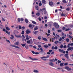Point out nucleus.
<instances>
[{
    "mask_svg": "<svg viewBox=\"0 0 73 73\" xmlns=\"http://www.w3.org/2000/svg\"><path fill=\"white\" fill-rule=\"evenodd\" d=\"M45 9H45V8H44L42 9H40V11H41L42 12V11H45Z\"/></svg>",
    "mask_w": 73,
    "mask_h": 73,
    "instance_id": "23",
    "label": "nucleus"
},
{
    "mask_svg": "<svg viewBox=\"0 0 73 73\" xmlns=\"http://www.w3.org/2000/svg\"><path fill=\"white\" fill-rule=\"evenodd\" d=\"M63 48H64V49H65V48H66V45H64L63 46Z\"/></svg>",
    "mask_w": 73,
    "mask_h": 73,
    "instance_id": "55",
    "label": "nucleus"
},
{
    "mask_svg": "<svg viewBox=\"0 0 73 73\" xmlns=\"http://www.w3.org/2000/svg\"><path fill=\"white\" fill-rule=\"evenodd\" d=\"M43 40H44V41H46L47 39L45 38H43Z\"/></svg>",
    "mask_w": 73,
    "mask_h": 73,
    "instance_id": "40",
    "label": "nucleus"
},
{
    "mask_svg": "<svg viewBox=\"0 0 73 73\" xmlns=\"http://www.w3.org/2000/svg\"><path fill=\"white\" fill-rule=\"evenodd\" d=\"M49 65H50L51 66H53L54 65V64L52 62H50L49 64Z\"/></svg>",
    "mask_w": 73,
    "mask_h": 73,
    "instance_id": "14",
    "label": "nucleus"
},
{
    "mask_svg": "<svg viewBox=\"0 0 73 73\" xmlns=\"http://www.w3.org/2000/svg\"><path fill=\"white\" fill-rule=\"evenodd\" d=\"M49 57V55H47V56H42V57H40V58L43 61H46V59H43V58H48Z\"/></svg>",
    "mask_w": 73,
    "mask_h": 73,
    "instance_id": "1",
    "label": "nucleus"
},
{
    "mask_svg": "<svg viewBox=\"0 0 73 73\" xmlns=\"http://www.w3.org/2000/svg\"><path fill=\"white\" fill-rule=\"evenodd\" d=\"M48 3L50 7H52V6H53V3L52 1H49Z\"/></svg>",
    "mask_w": 73,
    "mask_h": 73,
    "instance_id": "6",
    "label": "nucleus"
},
{
    "mask_svg": "<svg viewBox=\"0 0 73 73\" xmlns=\"http://www.w3.org/2000/svg\"><path fill=\"white\" fill-rule=\"evenodd\" d=\"M19 43V42H17L14 43V45H18Z\"/></svg>",
    "mask_w": 73,
    "mask_h": 73,
    "instance_id": "24",
    "label": "nucleus"
},
{
    "mask_svg": "<svg viewBox=\"0 0 73 73\" xmlns=\"http://www.w3.org/2000/svg\"><path fill=\"white\" fill-rule=\"evenodd\" d=\"M59 42V41H58V40H56V41H55L54 43V44H58Z\"/></svg>",
    "mask_w": 73,
    "mask_h": 73,
    "instance_id": "25",
    "label": "nucleus"
},
{
    "mask_svg": "<svg viewBox=\"0 0 73 73\" xmlns=\"http://www.w3.org/2000/svg\"><path fill=\"white\" fill-rule=\"evenodd\" d=\"M29 26L30 27H32V25L31 24H29Z\"/></svg>",
    "mask_w": 73,
    "mask_h": 73,
    "instance_id": "50",
    "label": "nucleus"
},
{
    "mask_svg": "<svg viewBox=\"0 0 73 73\" xmlns=\"http://www.w3.org/2000/svg\"><path fill=\"white\" fill-rule=\"evenodd\" d=\"M65 69L67 70L68 71H69V70H72V69L71 68H69V67L68 66L65 67Z\"/></svg>",
    "mask_w": 73,
    "mask_h": 73,
    "instance_id": "4",
    "label": "nucleus"
},
{
    "mask_svg": "<svg viewBox=\"0 0 73 73\" xmlns=\"http://www.w3.org/2000/svg\"><path fill=\"white\" fill-rule=\"evenodd\" d=\"M52 52V50H49V52L50 53H51V52Z\"/></svg>",
    "mask_w": 73,
    "mask_h": 73,
    "instance_id": "57",
    "label": "nucleus"
},
{
    "mask_svg": "<svg viewBox=\"0 0 73 73\" xmlns=\"http://www.w3.org/2000/svg\"><path fill=\"white\" fill-rule=\"evenodd\" d=\"M54 49H58V47H57V46H56L54 48Z\"/></svg>",
    "mask_w": 73,
    "mask_h": 73,
    "instance_id": "53",
    "label": "nucleus"
},
{
    "mask_svg": "<svg viewBox=\"0 0 73 73\" xmlns=\"http://www.w3.org/2000/svg\"><path fill=\"white\" fill-rule=\"evenodd\" d=\"M35 8L36 9V10H37V11H38V6H36L35 7Z\"/></svg>",
    "mask_w": 73,
    "mask_h": 73,
    "instance_id": "28",
    "label": "nucleus"
},
{
    "mask_svg": "<svg viewBox=\"0 0 73 73\" xmlns=\"http://www.w3.org/2000/svg\"><path fill=\"white\" fill-rule=\"evenodd\" d=\"M37 33H38V31H35L34 34L35 35H36Z\"/></svg>",
    "mask_w": 73,
    "mask_h": 73,
    "instance_id": "37",
    "label": "nucleus"
},
{
    "mask_svg": "<svg viewBox=\"0 0 73 73\" xmlns=\"http://www.w3.org/2000/svg\"><path fill=\"white\" fill-rule=\"evenodd\" d=\"M72 49H73V47H69L68 49H67V50L69 51V50H72Z\"/></svg>",
    "mask_w": 73,
    "mask_h": 73,
    "instance_id": "10",
    "label": "nucleus"
},
{
    "mask_svg": "<svg viewBox=\"0 0 73 73\" xmlns=\"http://www.w3.org/2000/svg\"><path fill=\"white\" fill-rule=\"evenodd\" d=\"M32 23L34 24H36V23L34 21H32Z\"/></svg>",
    "mask_w": 73,
    "mask_h": 73,
    "instance_id": "44",
    "label": "nucleus"
},
{
    "mask_svg": "<svg viewBox=\"0 0 73 73\" xmlns=\"http://www.w3.org/2000/svg\"><path fill=\"white\" fill-rule=\"evenodd\" d=\"M6 33H7L8 35H10V32L8 31H5Z\"/></svg>",
    "mask_w": 73,
    "mask_h": 73,
    "instance_id": "16",
    "label": "nucleus"
},
{
    "mask_svg": "<svg viewBox=\"0 0 73 73\" xmlns=\"http://www.w3.org/2000/svg\"><path fill=\"white\" fill-rule=\"evenodd\" d=\"M31 33V31H29L28 29H27L26 30V33L27 34H29Z\"/></svg>",
    "mask_w": 73,
    "mask_h": 73,
    "instance_id": "7",
    "label": "nucleus"
},
{
    "mask_svg": "<svg viewBox=\"0 0 73 73\" xmlns=\"http://www.w3.org/2000/svg\"><path fill=\"white\" fill-rule=\"evenodd\" d=\"M66 11H70V8H69V7L67 8L66 9Z\"/></svg>",
    "mask_w": 73,
    "mask_h": 73,
    "instance_id": "32",
    "label": "nucleus"
},
{
    "mask_svg": "<svg viewBox=\"0 0 73 73\" xmlns=\"http://www.w3.org/2000/svg\"><path fill=\"white\" fill-rule=\"evenodd\" d=\"M25 27H23L22 28V30H23V29H25Z\"/></svg>",
    "mask_w": 73,
    "mask_h": 73,
    "instance_id": "59",
    "label": "nucleus"
},
{
    "mask_svg": "<svg viewBox=\"0 0 73 73\" xmlns=\"http://www.w3.org/2000/svg\"><path fill=\"white\" fill-rule=\"evenodd\" d=\"M38 20L39 21H41V18H38Z\"/></svg>",
    "mask_w": 73,
    "mask_h": 73,
    "instance_id": "64",
    "label": "nucleus"
},
{
    "mask_svg": "<svg viewBox=\"0 0 73 73\" xmlns=\"http://www.w3.org/2000/svg\"><path fill=\"white\" fill-rule=\"evenodd\" d=\"M39 7H41V5H42V4H41V3H40L39 4Z\"/></svg>",
    "mask_w": 73,
    "mask_h": 73,
    "instance_id": "52",
    "label": "nucleus"
},
{
    "mask_svg": "<svg viewBox=\"0 0 73 73\" xmlns=\"http://www.w3.org/2000/svg\"><path fill=\"white\" fill-rule=\"evenodd\" d=\"M25 45H26V44H21V45L23 46V47H24V46H25Z\"/></svg>",
    "mask_w": 73,
    "mask_h": 73,
    "instance_id": "36",
    "label": "nucleus"
},
{
    "mask_svg": "<svg viewBox=\"0 0 73 73\" xmlns=\"http://www.w3.org/2000/svg\"><path fill=\"white\" fill-rule=\"evenodd\" d=\"M70 30V29H69V28L66 29H65V31L67 32V31H69Z\"/></svg>",
    "mask_w": 73,
    "mask_h": 73,
    "instance_id": "31",
    "label": "nucleus"
},
{
    "mask_svg": "<svg viewBox=\"0 0 73 73\" xmlns=\"http://www.w3.org/2000/svg\"><path fill=\"white\" fill-rule=\"evenodd\" d=\"M21 26H19V29H21Z\"/></svg>",
    "mask_w": 73,
    "mask_h": 73,
    "instance_id": "60",
    "label": "nucleus"
},
{
    "mask_svg": "<svg viewBox=\"0 0 73 73\" xmlns=\"http://www.w3.org/2000/svg\"><path fill=\"white\" fill-rule=\"evenodd\" d=\"M63 63H61L60 64V66H63Z\"/></svg>",
    "mask_w": 73,
    "mask_h": 73,
    "instance_id": "48",
    "label": "nucleus"
},
{
    "mask_svg": "<svg viewBox=\"0 0 73 73\" xmlns=\"http://www.w3.org/2000/svg\"><path fill=\"white\" fill-rule=\"evenodd\" d=\"M3 32H5V31H6V30L5 29H3Z\"/></svg>",
    "mask_w": 73,
    "mask_h": 73,
    "instance_id": "62",
    "label": "nucleus"
},
{
    "mask_svg": "<svg viewBox=\"0 0 73 73\" xmlns=\"http://www.w3.org/2000/svg\"><path fill=\"white\" fill-rule=\"evenodd\" d=\"M25 48L27 49H28V45L25 46Z\"/></svg>",
    "mask_w": 73,
    "mask_h": 73,
    "instance_id": "46",
    "label": "nucleus"
},
{
    "mask_svg": "<svg viewBox=\"0 0 73 73\" xmlns=\"http://www.w3.org/2000/svg\"><path fill=\"white\" fill-rule=\"evenodd\" d=\"M69 33L70 35H72V32H71L70 31L69 32Z\"/></svg>",
    "mask_w": 73,
    "mask_h": 73,
    "instance_id": "63",
    "label": "nucleus"
},
{
    "mask_svg": "<svg viewBox=\"0 0 73 73\" xmlns=\"http://www.w3.org/2000/svg\"><path fill=\"white\" fill-rule=\"evenodd\" d=\"M25 21L26 22V23H28V20L27 19H25Z\"/></svg>",
    "mask_w": 73,
    "mask_h": 73,
    "instance_id": "22",
    "label": "nucleus"
},
{
    "mask_svg": "<svg viewBox=\"0 0 73 73\" xmlns=\"http://www.w3.org/2000/svg\"><path fill=\"white\" fill-rule=\"evenodd\" d=\"M6 40L7 41V42H9V43H10V41L9 40H7V39H6Z\"/></svg>",
    "mask_w": 73,
    "mask_h": 73,
    "instance_id": "58",
    "label": "nucleus"
},
{
    "mask_svg": "<svg viewBox=\"0 0 73 73\" xmlns=\"http://www.w3.org/2000/svg\"><path fill=\"white\" fill-rule=\"evenodd\" d=\"M62 40V38L61 37H60L59 38V41H61Z\"/></svg>",
    "mask_w": 73,
    "mask_h": 73,
    "instance_id": "56",
    "label": "nucleus"
},
{
    "mask_svg": "<svg viewBox=\"0 0 73 73\" xmlns=\"http://www.w3.org/2000/svg\"><path fill=\"white\" fill-rule=\"evenodd\" d=\"M44 47L45 48H48V46L47 45H44Z\"/></svg>",
    "mask_w": 73,
    "mask_h": 73,
    "instance_id": "30",
    "label": "nucleus"
},
{
    "mask_svg": "<svg viewBox=\"0 0 73 73\" xmlns=\"http://www.w3.org/2000/svg\"><path fill=\"white\" fill-rule=\"evenodd\" d=\"M61 16H65V15L64 14H63V13H62V14H61Z\"/></svg>",
    "mask_w": 73,
    "mask_h": 73,
    "instance_id": "34",
    "label": "nucleus"
},
{
    "mask_svg": "<svg viewBox=\"0 0 73 73\" xmlns=\"http://www.w3.org/2000/svg\"><path fill=\"white\" fill-rule=\"evenodd\" d=\"M41 39V36H39L38 37V40H40Z\"/></svg>",
    "mask_w": 73,
    "mask_h": 73,
    "instance_id": "29",
    "label": "nucleus"
},
{
    "mask_svg": "<svg viewBox=\"0 0 73 73\" xmlns=\"http://www.w3.org/2000/svg\"><path fill=\"white\" fill-rule=\"evenodd\" d=\"M36 16H40V13H36Z\"/></svg>",
    "mask_w": 73,
    "mask_h": 73,
    "instance_id": "42",
    "label": "nucleus"
},
{
    "mask_svg": "<svg viewBox=\"0 0 73 73\" xmlns=\"http://www.w3.org/2000/svg\"><path fill=\"white\" fill-rule=\"evenodd\" d=\"M46 1L45 0H42V4H45Z\"/></svg>",
    "mask_w": 73,
    "mask_h": 73,
    "instance_id": "18",
    "label": "nucleus"
},
{
    "mask_svg": "<svg viewBox=\"0 0 73 73\" xmlns=\"http://www.w3.org/2000/svg\"><path fill=\"white\" fill-rule=\"evenodd\" d=\"M66 42H68L69 41V38H67L66 39Z\"/></svg>",
    "mask_w": 73,
    "mask_h": 73,
    "instance_id": "39",
    "label": "nucleus"
},
{
    "mask_svg": "<svg viewBox=\"0 0 73 73\" xmlns=\"http://www.w3.org/2000/svg\"><path fill=\"white\" fill-rule=\"evenodd\" d=\"M68 45H71V46H73V43L68 44Z\"/></svg>",
    "mask_w": 73,
    "mask_h": 73,
    "instance_id": "33",
    "label": "nucleus"
},
{
    "mask_svg": "<svg viewBox=\"0 0 73 73\" xmlns=\"http://www.w3.org/2000/svg\"><path fill=\"white\" fill-rule=\"evenodd\" d=\"M10 46H12V47H14V48H17V49H20V47H19L18 46H16L15 45H13L12 44L10 45Z\"/></svg>",
    "mask_w": 73,
    "mask_h": 73,
    "instance_id": "5",
    "label": "nucleus"
},
{
    "mask_svg": "<svg viewBox=\"0 0 73 73\" xmlns=\"http://www.w3.org/2000/svg\"><path fill=\"white\" fill-rule=\"evenodd\" d=\"M54 25L55 26V28H56V29H58L59 28V25L56 23H54Z\"/></svg>",
    "mask_w": 73,
    "mask_h": 73,
    "instance_id": "2",
    "label": "nucleus"
},
{
    "mask_svg": "<svg viewBox=\"0 0 73 73\" xmlns=\"http://www.w3.org/2000/svg\"><path fill=\"white\" fill-rule=\"evenodd\" d=\"M49 61L51 62H55V60L54 59H50Z\"/></svg>",
    "mask_w": 73,
    "mask_h": 73,
    "instance_id": "21",
    "label": "nucleus"
},
{
    "mask_svg": "<svg viewBox=\"0 0 73 73\" xmlns=\"http://www.w3.org/2000/svg\"><path fill=\"white\" fill-rule=\"evenodd\" d=\"M40 50H41V51L39 52V53H41L42 54V53H43V49L42 48H40Z\"/></svg>",
    "mask_w": 73,
    "mask_h": 73,
    "instance_id": "12",
    "label": "nucleus"
},
{
    "mask_svg": "<svg viewBox=\"0 0 73 73\" xmlns=\"http://www.w3.org/2000/svg\"><path fill=\"white\" fill-rule=\"evenodd\" d=\"M60 36L59 35H57V34H56V36H55V38L56 39H57V38L59 37Z\"/></svg>",
    "mask_w": 73,
    "mask_h": 73,
    "instance_id": "17",
    "label": "nucleus"
},
{
    "mask_svg": "<svg viewBox=\"0 0 73 73\" xmlns=\"http://www.w3.org/2000/svg\"><path fill=\"white\" fill-rule=\"evenodd\" d=\"M60 48H63V45H62V44H61L60 45Z\"/></svg>",
    "mask_w": 73,
    "mask_h": 73,
    "instance_id": "49",
    "label": "nucleus"
},
{
    "mask_svg": "<svg viewBox=\"0 0 73 73\" xmlns=\"http://www.w3.org/2000/svg\"><path fill=\"white\" fill-rule=\"evenodd\" d=\"M22 40L23 41H26V39L23 38H22Z\"/></svg>",
    "mask_w": 73,
    "mask_h": 73,
    "instance_id": "38",
    "label": "nucleus"
},
{
    "mask_svg": "<svg viewBox=\"0 0 73 73\" xmlns=\"http://www.w3.org/2000/svg\"><path fill=\"white\" fill-rule=\"evenodd\" d=\"M62 2H63L64 3H67V2H66L65 0H63Z\"/></svg>",
    "mask_w": 73,
    "mask_h": 73,
    "instance_id": "35",
    "label": "nucleus"
},
{
    "mask_svg": "<svg viewBox=\"0 0 73 73\" xmlns=\"http://www.w3.org/2000/svg\"><path fill=\"white\" fill-rule=\"evenodd\" d=\"M11 36L12 37H10V38L11 40H13V39L14 38V36H13V35H11Z\"/></svg>",
    "mask_w": 73,
    "mask_h": 73,
    "instance_id": "13",
    "label": "nucleus"
},
{
    "mask_svg": "<svg viewBox=\"0 0 73 73\" xmlns=\"http://www.w3.org/2000/svg\"><path fill=\"white\" fill-rule=\"evenodd\" d=\"M38 70H33V72L34 73H38Z\"/></svg>",
    "mask_w": 73,
    "mask_h": 73,
    "instance_id": "20",
    "label": "nucleus"
},
{
    "mask_svg": "<svg viewBox=\"0 0 73 73\" xmlns=\"http://www.w3.org/2000/svg\"><path fill=\"white\" fill-rule=\"evenodd\" d=\"M65 29H66V28L63 27L62 28V30H63V31H64V30H65Z\"/></svg>",
    "mask_w": 73,
    "mask_h": 73,
    "instance_id": "51",
    "label": "nucleus"
},
{
    "mask_svg": "<svg viewBox=\"0 0 73 73\" xmlns=\"http://www.w3.org/2000/svg\"><path fill=\"white\" fill-rule=\"evenodd\" d=\"M6 28L7 31H9V30H10V28H9L8 27H7Z\"/></svg>",
    "mask_w": 73,
    "mask_h": 73,
    "instance_id": "26",
    "label": "nucleus"
},
{
    "mask_svg": "<svg viewBox=\"0 0 73 73\" xmlns=\"http://www.w3.org/2000/svg\"><path fill=\"white\" fill-rule=\"evenodd\" d=\"M21 34L22 35H24V31H22V33H21Z\"/></svg>",
    "mask_w": 73,
    "mask_h": 73,
    "instance_id": "41",
    "label": "nucleus"
},
{
    "mask_svg": "<svg viewBox=\"0 0 73 73\" xmlns=\"http://www.w3.org/2000/svg\"><path fill=\"white\" fill-rule=\"evenodd\" d=\"M38 29V28H37V26H36V27H35L34 29V31H36L37 30V29Z\"/></svg>",
    "mask_w": 73,
    "mask_h": 73,
    "instance_id": "27",
    "label": "nucleus"
},
{
    "mask_svg": "<svg viewBox=\"0 0 73 73\" xmlns=\"http://www.w3.org/2000/svg\"><path fill=\"white\" fill-rule=\"evenodd\" d=\"M61 61H60L59 60H58V64H60V63H61Z\"/></svg>",
    "mask_w": 73,
    "mask_h": 73,
    "instance_id": "47",
    "label": "nucleus"
},
{
    "mask_svg": "<svg viewBox=\"0 0 73 73\" xmlns=\"http://www.w3.org/2000/svg\"><path fill=\"white\" fill-rule=\"evenodd\" d=\"M68 37L69 38L71 39L72 38V36H70V35H69L68 36Z\"/></svg>",
    "mask_w": 73,
    "mask_h": 73,
    "instance_id": "45",
    "label": "nucleus"
},
{
    "mask_svg": "<svg viewBox=\"0 0 73 73\" xmlns=\"http://www.w3.org/2000/svg\"><path fill=\"white\" fill-rule=\"evenodd\" d=\"M15 36L16 37H17V38H19V37H21V38L22 36L21 35H19L17 36L16 35H15Z\"/></svg>",
    "mask_w": 73,
    "mask_h": 73,
    "instance_id": "15",
    "label": "nucleus"
},
{
    "mask_svg": "<svg viewBox=\"0 0 73 73\" xmlns=\"http://www.w3.org/2000/svg\"><path fill=\"white\" fill-rule=\"evenodd\" d=\"M24 19L23 18L21 19L19 18H18V21L19 23H20V21H24Z\"/></svg>",
    "mask_w": 73,
    "mask_h": 73,
    "instance_id": "3",
    "label": "nucleus"
},
{
    "mask_svg": "<svg viewBox=\"0 0 73 73\" xmlns=\"http://www.w3.org/2000/svg\"><path fill=\"white\" fill-rule=\"evenodd\" d=\"M64 57H66L67 59H69V56H68V54H66L64 55Z\"/></svg>",
    "mask_w": 73,
    "mask_h": 73,
    "instance_id": "9",
    "label": "nucleus"
},
{
    "mask_svg": "<svg viewBox=\"0 0 73 73\" xmlns=\"http://www.w3.org/2000/svg\"><path fill=\"white\" fill-rule=\"evenodd\" d=\"M29 58H30V59H31V60H38V59L37 58H31V57L29 56Z\"/></svg>",
    "mask_w": 73,
    "mask_h": 73,
    "instance_id": "8",
    "label": "nucleus"
},
{
    "mask_svg": "<svg viewBox=\"0 0 73 73\" xmlns=\"http://www.w3.org/2000/svg\"><path fill=\"white\" fill-rule=\"evenodd\" d=\"M35 53V54H39V53H38V52H36Z\"/></svg>",
    "mask_w": 73,
    "mask_h": 73,
    "instance_id": "61",
    "label": "nucleus"
},
{
    "mask_svg": "<svg viewBox=\"0 0 73 73\" xmlns=\"http://www.w3.org/2000/svg\"><path fill=\"white\" fill-rule=\"evenodd\" d=\"M54 38H50V41L51 42L52 41V42H53L54 41V40H55V37L54 36Z\"/></svg>",
    "mask_w": 73,
    "mask_h": 73,
    "instance_id": "11",
    "label": "nucleus"
},
{
    "mask_svg": "<svg viewBox=\"0 0 73 73\" xmlns=\"http://www.w3.org/2000/svg\"><path fill=\"white\" fill-rule=\"evenodd\" d=\"M27 42L28 44H30L31 43V41L30 40H28L27 41Z\"/></svg>",
    "mask_w": 73,
    "mask_h": 73,
    "instance_id": "43",
    "label": "nucleus"
},
{
    "mask_svg": "<svg viewBox=\"0 0 73 73\" xmlns=\"http://www.w3.org/2000/svg\"><path fill=\"white\" fill-rule=\"evenodd\" d=\"M58 32H62V31H61V30H58Z\"/></svg>",
    "mask_w": 73,
    "mask_h": 73,
    "instance_id": "54",
    "label": "nucleus"
},
{
    "mask_svg": "<svg viewBox=\"0 0 73 73\" xmlns=\"http://www.w3.org/2000/svg\"><path fill=\"white\" fill-rule=\"evenodd\" d=\"M58 50L59 51V52H61V53H62V52H63L64 51V50H61L60 49H59Z\"/></svg>",
    "mask_w": 73,
    "mask_h": 73,
    "instance_id": "19",
    "label": "nucleus"
}]
</instances>
